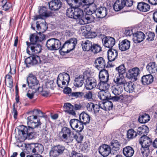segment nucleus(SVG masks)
I'll list each match as a JSON object with an SVG mask.
<instances>
[{"mask_svg":"<svg viewBox=\"0 0 157 157\" xmlns=\"http://www.w3.org/2000/svg\"><path fill=\"white\" fill-rule=\"evenodd\" d=\"M41 124V123L40 121L36 120L31 123L29 122L27 124L28 128L24 125L19 126L17 132L18 135V138L25 140L27 139L28 136L30 138H32V137H31V136L33 133L31 132V131H33L34 129L36 128H40Z\"/></svg>","mask_w":157,"mask_h":157,"instance_id":"1","label":"nucleus"},{"mask_svg":"<svg viewBox=\"0 0 157 157\" xmlns=\"http://www.w3.org/2000/svg\"><path fill=\"white\" fill-rule=\"evenodd\" d=\"M27 81L29 87L34 90V91L42 92V89L40 86L39 81L35 75L33 74H29L27 78Z\"/></svg>","mask_w":157,"mask_h":157,"instance_id":"2","label":"nucleus"},{"mask_svg":"<svg viewBox=\"0 0 157 157\" xmlns=\"http://www.w3.org/2000/svg\"><path fill=\"white\" fill-rule=\"evenodd\" d=\"M70 80L69 75L66 73L63 72L59 74L58 75L57 83L59 87L63 88L67 86Z\"/></svg>","mask_w":157,"mask_h":157,"instance_id":"3","label":"nucleus"},{"mask_svg":"<svg viewBox=\"0 0 157 157\" xmlns=\"http://www.w3.org/2000/svg\"><path fill=\"white\" fill-rule=\"evenodd\" d=\"M77 43V40L76 38H71L65 42L61 51L64 53H68L75 48Z\"/></svg>","mask_w":157,"mask_h":157,"instance_id":"4","label":"nucleus"},{"mask_svg":"<svg viewBox=\"0 0 157 157\" xmlns=\"http://www.w3.org/2000/svg\"><path fill=\"white\" fill-rule=\"evenodd\" d=\"M46 46L47 48L49 50H56L61 48V44L59 40L52 38L50 39L47 41Z\"/></svg>","mask_w":157,"mask_h":157,"instance_id":"5","label":"nucleus"},{"mask_svg":"<svg viewBox=\"0 0 157 157\" xmlns=\"http://www.w3.org/2000/svg\"><path fill=\"white\" fill-rule=\"evenodd\" d=\"M62 135L61 139L65 141L70 142L73 140V133H72L71 129L67 127H63L60 132Z\"/></svg>","mask_w":157,"mask_h":157,"instance_id":"6","label":"nucleus"},{"mask_svg":"<svg viewBox=\"0 0 157 157\" xmlns=\"http://www.w3.org/2000/svg\"><path fill=\"white\" fill-rule=\"evenodd\" d=\"M93 11L89 9L87 10L86 13L84 16L83 15L81 19L78 22V24L80 25H84L90 23L94 21V17L92 15Z\"/></svg>","mask_w":157,"mask_h":157,"instance_id":"7","label":"nucleus"},{"mask_svg":"<svg viewBox=\"0 0 157 157\" xmlns=\"http://www.w3.org/2000/svg\"><path fill=\"white\" fill-rule=\"evenodd\" d=\"M103 45L106 48H112L115 43V39L110 36H105L104 35L101 36Z\"/></svg>","mask_w":157,"mask_h":157,"instance_id":"8","label":"nucleus"},{"mask_svg":"<svg viewBox=\"0 0 157 157\" xmlns=\"http://www.w3.org/2000/svg\"><path fill=\"white\" fill-rule=\"evenodd\" d=\"M39 36H38L35 33L31 34L29 37L30 42H26L27 45L39 44V42L42 41L45 38V37L44 35H39Z\"/></svg>","mask_w":157,"mask_h":157,"instance_id":"9","label":"nucleus"},{"mask_svg":"<svg viewBox=\"0 0 157 157\" xmlns=\"http://www.w3.org/2000/svg\"><path fill=\"white\" fill-rule=\"evenodd\" d=\"M70 124L73 130H75V128L77 129H75L77 132H81L83 129V125L78 119H73L71 120Z\"/></svg>","mask_w":157,"mask_h":157,"instance_id":"10","label":"nucleus"},{"mask_svg":"<svg viewBox=\"0 0 157 157\" xmlns=\"http://www.w3.org/2000/svg\"><path fill=\"white\" fill-rule=\"evenodd\" d=\"M27 45V52L28 53H29V49L31 51L33 54H38L41 52V46L39 44H30Z\"/></svg>","mask_w":157,"mask_h":157,"instance_id":"11","label":"nucleus"},{"mask_svg":"<svg viewBox=\"0 0 157 157\" xmlns=\"http://www.w3.org/2000/svg\"><path fill=\"white\" fill-rule=\"evenodd\" d=\"M140 74L139 69L138 67H135L130 69L128 71L127 76L129 78L136 81L138 77Z\"/></svg>","mask_w":157,"mask_h":157,"instance_id":"12","label":"nucleus"},{"mask_svg":"<svg viewBox=\"0 0 157 157\" xmlns=\"http://www.w3.org/2000/svg\"><path fill=\"white\" fill-rule=\"evenodd\" d=\"M75 7V10L74 11V16L73 18L77 20V22L78 23L80 19H81L83 14V10L85 8H81L77 6L79 5L76 4Z\"/></svg>","mask_w":157,"mask_h":157,"instance_id":"13","label":"nucleus"},{"mask_svg":"<svg viewBox=\"0 0 157 157\" xmlns=\"http://www.w3.org/2000/svg\"><path fill=\"white\" fill-rule=\"evenodd\" d=\"M145 37V34L143 32L138 31L133 34L132 40L134 43H139L143 41Z\"/></svg>","mask_w":157,"mask_h":157,"instance_id":"14","label":"nucleus"},{"mask_svg":"<svg viewBox=\"0 0 157 157\" xmlns=\"http://www.w3.org/2000/svg\"><path fill=\"white\" fill-rule=\"evenodd\" d=\"M111 148L110 147L106 144H103L100 147L99 152L103 157H106L110 153Z\"/></svg>","mask_w":157,"mask_h":157,"instance_id":"15","label":"nucleus"},{"mask_svg":"<svg viewBox=\"0 0 157 157\" xmlns=\"http://www.w3.org/2000/svg\"><path fill=\"white\" fill-rule=\"evenodd\" d=\"M49 8L52 10L56 11L59 9L62 6V2L59 0H52L49 3Z\"/></svg>","mask_w":157,"mask_h":157,"instance_id":"16","label":"nucleus"},{"mask_svg":"<svg viewBox=\"0 0 157 157\" xmlns=\"http://www.w3.org/2000/svg\"><path fill=\"white\" fill-rule=\"evenodd\" d=\"M96 16L99 18L105 17L107 14V10L105 7L101 6L97 9L95 11Z\"/></svg>","mask_w":157,"mask_h":157,"instance_id":"17","label":"nucleus"},{"mask_svg":"<svg viewBox=\"0 0 157 157\" xmlns=\"http://www.w3.org/2000/svg\"><path fill=\"white\" fill-rule=\"evenodd\" d=\"M86 82L85 87L88 90H91L96 86V81L93 78H88L86 80Z\"/></svg>","mask_w":157,"mask_h":157,"instance_id":"18","label":"nucleus"},{"mask_svg":"<svg viewBox=\"0 0 157 157\" xmlns=\"http://www.w3.org/2000/svg\"><path fill=\"white\" fill-rule=\"evenodd\" d=\"M151 140L147 136H141L139 142L141 145L142 147H149L151 144Z\"/></svg>","mask_w":157,"mask_h":157,"instance_id":"19","label":"nucleus"},{"mask_svg":"<svg viewBox=\"0 0 157 157\" xmlns=\"http://www.w3.org/2000/svg\"><path fill=\"white\" fill-rule=\"evenodd\" d=\"M113 81L115 83V85L123 87L126 83L123 75H116L113 79Z\"/></svg>","mask_w":157,"mask_h":157,"instance_id":"20","label":"nucleus"},{"mask_svg":"<svg viewBox=\"0 0 157 157\" xmlns=\"http://www.w3.org/2000/svg\"><path fill=\"white\" fill-rule=\"evenodd\" d=\"M95 67L98 70L104 69L105 66V59L102 57L97 58L95 61Z\"/></svg>","mask_w":157,"mask_h":157,"instance_id":"21","label":"nucleus"},{"mask_svg":"<svg viewBox=\"0 0 157 157\" xmlns=\"http://www.w3.org/2000/svg\"><path fill=\"white\" fill-rule=\"evenodd\" d=\"M118 45L119 49L122 51H124L129 48L130 43L129 40L125 39L120 42Z\"/></svg>","mask_w":157,"mask_h":157,"instance_id":"22","label":"nucleus"},{"mask_svg":"<svg viewBox=\"0 0 157 157\" xmlns=\"http://www.w3.org/2000/svg\"><path fill=\"white\" fill-rule=\"evenodd\" d=\"M99 78L100 82H108L109 79L108 71L105 69H101L99 73Z\"/></svg>","mask_w":157,"mask_h":157,"instance_id":"23","label":"nucleus"},{"mask_svg":"<svg viewBox=\"0 0 157 157\" xmlns=\"http://www.w3.org/2000/svg\"><path fill=\"white\" fill-rule=\"evenodd\" d=\"M90 116L85 112H82L79 115L80 121L83 124H88L90 122Z\"/></svg>","mask_w":157,"mask_h":157,"instance_id":"24","label":"nucleus"},{"mask_svg":"<svg viewBox=\"0 0 157 157\" xmlns=\"http://www.w3.org/2000/svg\"><path fill=\"white\" fill-rule=\"evenodd\" d=\"M141 79L142 83L144 85H149L153 82V77L151 74H148L142 76Z\"/></svg>","mask_w":157,"mask_h":157,"instance_id":"25","label":"nucleus"},{"mask_svg":"<svg viewBox=\"0 0 157 157\" xmlns=\"http://www.w3.org/2000/svg\"><path fill=\"white\" fill-rule=\"evenodd\" d=\"M134 153V150L133 148L131 147L126 146L123 148V153L126 157H132Z\"/></svg>","mask_w":157,"mask_h":157,"instance_id":"26","label":"nucleus"},{"mask_svg":"<svg viewBox=\"0 0 157 157\" xmlns=\"http://www.w3.org/2000/svg\"><path fill=\"white\" fill-rule=\"evenodd\" d=\"M137 8L140 11L146 12L149 10L150 6L146 3L141 2L138 3Z\"/></svg>","mask_w":157,"mask_h":157,"instance_id":"27","label":"nucleus"},{"mask_svg":"<svg viewBox=\"0 0 157 157\" xmlns=\"http://www.w3.org/2000/svg\"><path fill=\"white\" fill-rule=\"evenodd\" d=\"M123 87L116 85H113L111 87V91L115 95H119L123 91Z\"/></svg>","mask_w":157,"mask_h":157,"instance_id":"28","label":"nucleus"},{"mask_svg":"<svg viewBox=\"0 0 157 157\" xmlns=\"http://www.w3.org/2000/svg\"><path fill=\"white\" fill-rule=\"evenodd\" d=\"M98 98L101 100H105L110 98V94L108 91H100L99 92L98 94Z\"/></svg>","mask_w":157,"mask_h":157,"instance_id":"29","label":"nucleus"},{"mask_svg":"<svg viewBox=\"0 0 157 157\" xmlns=\"http://www.w3.org/2000/svg\"><path fill=\"white\" fill-rule=\"evenodd\" d=\"M108 59L109 61L111 62L115 60L117 58L118 52L115 49L109 50L108 52Z\"/></svg>","mask_w":157,"mask_h":157,"instance_id":"30","label":"nucleus"},{"mask_svg":"<svg viewBox=\"0 0 157 157\" xmlns=\"http://www.w3.org/2000/svg\"><path fill=\"white\" fill-rule=\"evenodd\" d=\"M147 71L150 73H154L157 71V65L155 62L149 63L146 66Z\"/></svg>","mask_w":157,"mask_h":157,"instance_id":"31","label":"nucleus"},{"mask_svg":"<svg viewBox=\"0 0 157 157\" xmlns=\"http://www.w3.org/2000/svg\"><path fill=\"white\" fill-rule=\"evenodd\" d=\"M84 83V79L82 75H79L75 78L74 80V85L77 87H82Z\"/></svg>","mask_w":157,"mask_h":157,"instance_id":"32","label":"nucleus"},{"mask_svg":"<svg viewBox=\"0 0 157 157\" xmlns=\"http://www.w3.org/2000/svg\"><path fill=\"white\" fill-rule=\"evenodd\" d=\"M137 133L139 135L142 136H146L147 133L149 132V130L148 127L145 125L138 128Z\"/></svg>","mask_w":157,"mask_h":157,"instance_id":"33","label":"nucleus"},{"mask_svg":"<svg viewBox=\"0 0 157 157\" xmlns=\"http://www.w3.org/2000/svg\"><path fill=\"white\" fill-rule=\"evenodd\" d=\"M124 6L122 0H117L113 5V9L116 11H118L122 9Z\"/></svg>","mask_w":157,"mask_h":157,"instance_id":"34","label":"nucleus"},{"mask_svg":"<svg viewBox=\"0 0 157 157\" xmlns=\"http://www.w3.org/2000/svg\"><path fill=\"white\" fill-rule=\"evenodd\" d=\"M81 45L83 51H89L91 50L92 44L90 41L86 40L82 41Z\"/></svg>","mask_w":157,"mask_h":157,"instance_id":"35","label":"nucleus"},{"mask_svg":"<svg viewBox=\"0 0 157 157\" xmlns=\"http://www.w3.org/2000/svg\"><path fill=\"white\" fill-rule=\"evenodd\" d=\"M100 107L105 110H111L112 109L113 104L110 101H106L100 104Z\"/></svg>","mask_w":157,"mask_h":157,"instance_id":"36","label":"nucleus"},{"mask_svg":"<svg viewBox=\"0 0 157 157\" xmlns=\"http://www.w3.org/2000/svg\"><path fill=\"white\" fill-rule=\"evenodd\" d=\"M135 87V86L131 82H126L123 86L125 90L129 93L132 92Z\"/></svg>","mask_w":157,"mask_h":157,"instance_id":"37","label":"nucleus"},{"mask_svg":"<svg viewBox=\"0 0 157 157\" xmlns=\"http://www.w3.org/2000/svg\"><path fill=\"white\" fill-rule=\"evenodd\" d=\"M107 82H100L98 86L101 91H107L108 90L110 85L108 84Z\"/></svg>","mask_w":157,"mask_h":157,"instance_id":"38","label":"nucleus"},{"mask_svg":"<svg viewBox=\"0 0 157 157\" xmlns=\"http://www.w3.org/2000/svg\"><path fill=\"white\" fill-rule=\"evenodd\" d=\"M40 14L34 16V20H36L39 19H43L44 17H48V14L46 10H44L43 9H41L39 10Z\"/></svg>","mask_w":157,"mask_h":157,"instance_id":"39","label":"nucleus"},{"mask_svg":"<svg viewBox=\"0 0 157 157\" xmlns=\"http://www.w3.org/2000/svg\"><path fill=\"white\" fill-rule=\"evenodd\" d=\"M64 109H66L67 112L73 115H75V111L73 110V105L69 103H66L64 105Z\"/></svg>","mask_w":157,"mask_h":157,"instance_id":"40","label":"nucleus"},{"mask_svg":"<svg viewBox=\"0 0 157 157\" xmlns=\"http://www.w3.org/2000/svg\"><path fill=\"white\" fill-rule=\"evenodd\" d=\"M33 145L31 146L33 149L32 151L33 153H38L39 152L42 151V148L43 147L40 144H32Z\"/></svg>","mask_w":157,"mask_h":157,"instance_id":"41","label":"nucleus"},{"mask_svg":"<svg viewBox=\"0 0 157 157\" xmlns=\"http://www.w3.org/2000/svg\"><path fill=\"white\" fill-rule=\"evenodd\" d=\"M150 120V116L147 114H144L139 117L138 120L141 123H145L148 122Z\"/></svg>","mask_w":157,"mask_h":157,"instance_id":"42","label":"nucleus"},{"mask_svg":"<svg viewBox=\"0 0 157 157\" xmlns=\"http://www.w3.org/2000/svg\"><path fill=\"white\" fill-rule=\"evenodd\" d=\"M91 50L92 52L96 54L101 51V48L98 44H93L92 45Z\"/></svg>","mask_w":157,"mask_h":157,"instance_id":"43","label":"nucleus"},{"mask_svg":"<svg viewBox=\"0 0 157 157\" xmlns=\"http://www.w3.org/2000/svg\"><path fill=\"white\" fill-rule=\"evenodd\" d=\"M116 70L118 72L117 75H123L126 71V68L124 64H122L120 65L116 68Z\"/></svg>","mask_w":157,"mask_h":157,"instance_id":"44","label":"nucleus"},{"mask_svg":"<svg viewBox=\"0 0 157 157\" xmlns=\"http://www.w3.org/2000/svg\"><path fill=\"white\" fill-rule=\"evenodd\" d=\"M53 147L59 155L62 154L65 150V147L62 145L59 144Z\"/></svg>","mask_w":157,"mask_h":157,"instance_id":"45","label":"nucleus"},{"mask_svg":"<svg viewBox=\"0 0 157 157\" xmlns=\"http://www.w3.org/2000/svg\"><path fill=\"white\" fill-rule=\"evenodd\" d=\"M140 150L141 153L144 157H147L150 154V151L149 147H142Z\"/></svg>","mask_w":157,"mask_h":157,"instance_id":"46","label":"nucleus"},{"mask_svg":"<svg viewBox=\"0 0 157 157\" xmlns=\"http://www.w3.org/2000/svg\"><path fill=\"white\" fill-rule=\"evenodd\" d=\"M6 78L7 80V86L10 88H12L13 86V82L12 76L7 74L6 76Z\"/></svg>","mask_w":157,"mask_h":157,"instance_id":"47","label":"nucleus"},{"mask_svg":"<svg viewBox=\"0 0 157 157\" xmlns=\"http://www.w3.org/2000/svg\"><path fill=\"white\" fill-rule=\"evenodd\" d=\"M86 0H74V2L76 4L79 5H77L78 6H79L81 8H86L85 7V2H86Z\"/></svg>","mask_w":157,"mask_h":157,"instance_id":"48","label":"nucleus"},{"mask_svg":"<svg viewBox=\"0 0 157 157\" xmlns=\"http://www.w3.org/2000/svg\"><path fill=\"white\" fill-rule=\"evenodd\" d=\"M75 8H69L68 9L66 12L67 15L69 17L71 18H73L74 17V11L75 10Z\"/></svg>","mask_w":157,"mask_h":157,"instance_id":"49","label":"nucleus"},{"mask_svg":"<svg viewBox=\"0 0 157 157\" xmlns=\"http://www.w3.org/2000/svg\"><path fill=\"white\" fill-rule=\"evenodd\" d=\"M137 133L133 129L129 130L127 132V136L128 138L132 139L136 137Z\"/></svg>","mask_w":157,"mask_h":157,"instance_id":"50","label":"nucleus"},{"mask_svg":"<svg viewBox=\"0 0 157 157\" xmlns=\"http://www.w3.org/2000/svg\"><path fill=\"white\" fill-rule=\"evenodd\" d=\"M97 35V33L95 32H93L89 30L86 33L85 36L86 37L88 38H95Z\"/></svg>","mask_w":157,"mask_h":157,"instance_id":"51","label":"nucleus"},{"mask_svg":"<svg viewBox=\"0 0 157 157\" xmlns=\"http://www.w3.org/2000/svg\"><path fill=\"white\" fill-rule=\"evenodd\" d=\"M59 154L56 150L53 147L49 152V156L50 157H58Z\"/></svg>","mask_w":157,"mask_h":157,"instance_id":"52","label":"nucleus"},{"mask_svg":"<svg viewBox=\"0 0 157 157\" xmlns=\"http://www.w3.org/2000/svg\"><path fill=\"white\" fill-rule=\"evenodd\" d=\"M147 37L146 40L148 41H152L154 39L155 34L152 32H149L146 34Z\"/></svg>","mask_w":157,"mask_h":157,"instance_id":"53","label":"nucleus"},{"mask_svg":"<svg viewBox=\"0 0 157 157\" xmlns=\"http://www.w3.org/2000/svg\"><path fill=\"white\" fill-rule=\"evenodd\" d=\"M2 3H4L2 6L3 10L5 11H7L9 10L11 6L10 4L7 3L6 0H3Z\"/></svg>","mask_w":157,"mask_h":157,"instance_id":"54","label":"nucleus"},{"mask_svg":"<svg viewBox=\"0 0 157 157\" xmlns=\"http://www.w3.org/2000/svg\"><path fill=\"white\" fill-rule=\"evenodd\" d=\"M112 145L114 148L116 149V150H119L121 146V143L117 140H113L112 141Z\"/></svg>","mask_w":157,"mask_h":157,"instance_id":"55","label":"nucleus"},{"mask_svg":"<svg viewBox=\"0 0 157 157\" xmlns=\"http://www.w3.org/2000/svg\"><path fill=\"white\" fill-rule=\"evenodd\" d=\"M83 95V93L82 92H72L71 94V96L74 97L76 98L81 97Z\"/></svg>","mask_w":157,"mask_h":157,"instance_id":"56","label":"nucleus"},{"mask_svg":"<svg viewBox=\"0 0 157 157\" xmlns=\"http://www.w3.org/2000/svg\"><path fill=\"white\" fill-rule=\"evenodd\" d=\"M90 30V27L89 25L83 26L81 27V30L82 33H84V36L86 34V33Z\"/></svg>","mask_w":157,"mask_h":157,"instance_id":"57","label":"nucleus"},{"mask_svg":"<svg viewBox=\"0 0 157 157\" xmlns=\"http://www.w3.org/2000/svg\"><path fill=\"white\" fill-rule=\"evenodd\" d=\"M87 110L89 112L92 113L94 104L92 102H90L85 104Z\"/></svg>","mask_w":157,"mask_h":157,"instance_id":"58","label":"nucleus"},{"mask_svg":"<svg viewBox=\"0 0 157 157\" xmlns=\"http://www.w3.org/2000/svg\"><path fill=\"white\" fill-rule=\"evenodd\" d=\"M33 60H32V65H34L36 64L37 63L40 62V60L39 57L38 56H34L32 57Z\"/></svg>","mask_w":157,"mask_h":157,"instance_id":"59","label":"nucleus"},{"mask_svg":"<svg viewBox=\"0 0 157 157\" xmlns=\"http://www.w3.org/2000/svg\"><path fill=\"white\" fill-rule=\"evenodd\" d=\"M46 85L47 88H50L51 89H53L55 86L54 81L52 80H48L46 83Z\"/></svg>","mask_w":157,"mask_h":157,"instance_id":"60","label":"nucleus"},{"mask_svg":"<svg viewBox=\"0 0 157 157\" xmlns=\"http://www.w3.org/2000/svg\"><path fill=\"white\" fill-rule=\"evenodd\" d=\"M100 107V104L99 105L97 104H94L92 113L97 114L99 113Z\"/></svg>","mask_w":157,"mask_h":157,"instance_id":"61","label":"nucleus"},{"mask_svg":"<svg viewBox=\"0 0 157 157\" xmlns=\"http://www.w3.org/2000/svg\"><path fill=\"white\" fill-rule=\"evenodd\" d=\"M32 60H33L32 56H30L27 58L25 60V62L26 65L27 67H29L30 65H32Z\"/></svg>","mask_w":157,"mask_h":157,"instance_id":"62","label":"nucleus"},{"mask_svg":"<svg viewBox=\"0 0 157 157\" xmlns=\"http://www.w3.org/2000/svg\"><path fill=\"white\" fill-rule=\"evenodd\" d=\"M73 138H74L78 143L81 142L83 139L82 136L80 134H78V135H74L73 134Z\"/></svg>","mask_w":157,"mask_h":157,"instance_id":"63","label":"nucleus"},{"mask_svg":"<svg viewBox=\"0 0 157 157\" xmlns=\"http://www.w3.org/2000/svg\"><path fill=\"white\" fill-rule=\"evenodd\" d=\"M70 157H83V156L80 153L73 151L70 154Z\"/></svg>","mask_w":157,"mask_h":157,"instance_id":"64","label":"nucleus"}]
</instances>
